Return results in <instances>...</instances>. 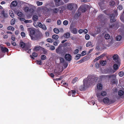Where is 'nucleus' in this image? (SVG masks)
Here are the masks:
<instances>
[{
    "label": "nucleus",
    "instance_id": "27",
    "mask_svg": "<svg viewBox=\"0 0 124 124\" xmlns=\"http://www.w3.org/2000/svg\"><path fill=\"white\" fill-rule=\"evenodd\" d=\"M104 37L106 39H108L110 38V37L108 34H106L105 35Z\"/></svg>",
    "mask_w": 124,
    "mask_h": 124
},
{
    "label": "nucleus",
    "instance_id": "28",
    "mask_svg": "<svg viewBox=\"0 0 124 124\" xmlns=\"http://www.w3.org/2000/svg\"><path fill=\"white\" fill-rule=\"evenodd\" d=\"M54 31L56 34H58L59 32V30L57 28H54L53 29Z\"/></svg>",
    "mask_w": 124,
    "mask_h": 124
},
{
    "label": "nucleus",
    "instance_id": "40",
    "mask_svg": "<svg viewBox=\"0 0 124 124\" xmlns=\"http://www.w3.org/2000/svg\"><path fill=\"white\" fill-rule=\"evenodd\" d=\"M119 76L120 77H122L124 75V73L123 71H120L118 73Z\"/></svg>",
    "mask_w": 124,
    "mask_h": 124
},
{
    "label": "nucleus",
    "instance_id": "5",
    "mask_svg": "<svg viewBox=\"0 0 124 124\" xmlns=\"http://www.w3.org/2000/svg\"><path fill=\"white\" fill-rule=\"evenodd\" d=\"M83 82V85H81L79 87L81 91L85 90V88L87 87L90 85L89 83V82H88L86 79H84Z\"/></svg>",
    "mask_w": 124,
    "mask_h": 124
},
{
    "label": "nucleus",
    "instance_id": "15",
    "mask_svg": "<svg viewBox=\"0 0 124 124\" xmlns=\"http://www.w3.org/2000/svg\"><path fill=\"white\" fill-rule=\"evenodd\" d=\"M100 64L102 66H104L106 64L107 61L106 60H101L100 61Z\"/></svg>",
    "mask_w": 124,
    "mask_h": 124
},
{
    "label": "nucleus",
    "instance_id": "25",
    "mask_svg": "<svg viewBox=\"0 0 124 124\" xmlns=\"http://www.w3.org/2000/svg\"><path fill=\"white\" fill-rule=\"evenodd\" d=\"M32 19L34 21H37L38 19V16L36 15H33L32 17Z\"/></svg>",
    "mask_w": 124,
    "mask_h": 124
},
{
    "label": "nucleus",
    "instance_id": "48",
    "mask_svg": "<svg viewBox=\"0 0 124 124\" xmlns=\"http://www.w3.org/2000/svg\"><path fill=\"white\" fill-rule=\"evenodd\" d=\"M119 10H121L122 9L123 7L122 5H119L117 7Z\"/></svg>",
    "mask_w": 124,
    "mask_h": 124
},
{
    "label": "nucleus",
    "instance_id": "29",
    "mask_svg": "<svg viewBox=\"0 0 124 124\" xmlns=\"http://www.w3.org/2000/svg\"><path fill=\"white\" fill-rule=\"evenodd\" d=\"M46 59V57L44 55H41V60H45Z\"/></svg>",
    "mask_w": 124,
    "mask_h": 124
},
{
    "label": "nucleus",
    "instance_id": "4",
    "mask_svg": "<svg viewBox=\"0 0 124 124\" xmlns=\"http://www.w3.org/2000/svg\"><path fill=\"white\" fill-rule=\"evenodd\" d=\"M67 8L69 10L76 9L78 7L77 5L75 3H70L67 4Z\"/></svg>",
    "mask_w": 124,
    "mask_h": 124
},
{
    "label": "nucleus",
    "instance_id": "8",
    "mask_svg": "<svg viewBox=\"0 0 124 124\" xmlns=\"http://www.w3.org/2000/svg\"><path fill=\"white\" fill-rule=\"evenodd\" d=\"M65 58L66 61H70L71 60L72 56L70 54H67L65 55Z\"/></svg>",
    "mask_w": 124,
    "mask_h": 124
},
{
    "label": "nucleus",
    "instance_id": "6",
    "mask_svg": "<svg viewBox=\"0 0 124 124\" xmlns=\"http://www.w3.org/2000/svg\"><path fill=\"white\" fill-rule=\"evenodd\" d=\"M88 5L86 4H84L82 5L79 8V9L82 13L85 12L86 10Z\"/></svg>",
    "mask_w": 124,
    "mask_h": 124
},
{
    "label": "nucleus",
    "instance_id": "41",
    "mask_svg": "<svg viewBox=\"0 0 124 124\" xmlns=\"http://www.w3.org/2000/svg\"><path fill=\"white\" fill-rule=\"evenodd\" d=\"M78 79V78H74L72 81V83L73 84L75 83L77 81Z\"/></svg>",
    "mask_w": 124,
    "mask_h": 124
},
{
    "label": "nucleus",
    "instance_id": "52",
    "mask_svg": "<svg viewBox=\"0 0 124 124\" xmlns=\"http://www.w3.org/2000/svg\"><path fill=\"white\" fill-rule=\"evenodd\" d=\"M68 23V22L67 20H64L63 22V24L65 25H67Z\"/></svg>",
    "mask_w": 124,
    "mask_h": 124
},
{
    "label": "nucleus",
    "instance_id": "61",
    "mask_svg": "<svg viewBox=\"0 0 124 124\" xmlns=\"http://www.w3.org/2000/svg\"><path fill=\"white\" fill-rule=\"evenodd\" d=\"M61 21L60 20H58L57 21V23L58 25H61Z\"/></svg>",
    "mask_w": 124,
    "mask_h": 124
},
{
    "label": "nucleus",
    "instance_id": "20",
    "mask_svg": "<svg viewBox=\"0 0 124 124\" xmlns=\"http://www.w3.org/2000/svg\"><path fill=\"white\" fill-rule=\"evenodd\" d=\"M63 36L65 38L68 39L70 37V34L69 32H67L64 34Z\"/></svg>",
    "mask_w": 124,
    "mask_h": 124
},
{
    "label": "nucleus",
    "instance_id": "45",
    "mask_svg": "<svg viewBox=\"0 0 124 124\" xmlns=\"http://www.w3.org/2000/svg\"><path fill=\"white\" fill-rule=\"evenodd\" d=\"M60 62L61 63H64L65 62V60L62 57H60Z\"/></svg>",
    "mask_w": 124,
    "mask_h": 124
},
{
    "label": "nucleus",
    "instance_id": "9",
    "mask_svg": "<svg viewBox=\"0 0 124 124\" xmlns=\"http://www.w3.org/2000/svg\"><path fill=\"white\" fill-rule=\"evenodd\" d=\"M116 15L114 14H112L110 15L109 17L110 18V21L111 22H114L116 21L115 18Z\"/></svg>",
    "mask_w": 124,
    "mask_h": 124
},
{
    "label": "nucleus",
    "instance_id": "10",
    "mask_svg": "<svg viewBox=\"0 0 124 124\" xmlns=\"http://www.w3.org/2000/svg\"><path fill=\"white\" fill-rule=\"evenodd\" d=\"M59 9L57 8L51 9V11H52L53 14H57L59 11Z\"/></svg>",
    "mask_w": 124,
    "mask_h": 124
},
{
    "label": "nucleus",
    "instance_id": "54",
    "mask_svg": "<svg viewBox=\"0 0 124 124\" xmlns=\"http://www.w3.org/2000/svg\"><path fill=\"white\" fill-rule=\"evenodd\" d=\"M37 63L39 65H41L42 64V62L41 61V60H37L36 61Z\"/></svg>",
    "mask_w": 124,
    "mask_h": 124
},
{
    "label": "nucleus",
    "instance_id": "31",
    "mask_svg": "<svg viewBox=\"0 0 124 124\" xmlns=\"http://www.w3.org/2000/svg\"><path fill=\"white\" fill-rule=\"evenodd\" d=\"M1 14L4 17H6L7 16V14L5 13V11L4 10H2L1 11Z\"/></svg>",
    "mask_w": 124,
    "mask_h": 124
},
{
    "label": "nucleus",
    "instance_id": "44",
    "mask_svg": "<svg viewBox=\"0 0 124 124\" xmlns=\"http://www.w3.org/2000/svg\"><path fill=\"white\" fill-rule=\"evenodd\" d=\"M85 39L87 40H88L90 39V36L88 34H86L85 36Z\"/></svg>",
    "mask_w": 124,
    "mask_h": 124
},
{
    "label": "nucleus",
    "instance_id": "53",
    "mask_svg": "<svg viewBox=\"0 0 124 124\" xmlns=\"http://www.w3.org/2000/svg\"><path fill=\"white\" fill-rule=\"evenodd\" d=\"M41 28H42V29L44 30H46L47 29V28L46 26L44 24H43L42 25V27H41Z\"/></svg>",
    "mask_w": 124,
    "mask_h": 124
},
{
    "label": "nucleus",
    "instance_id": "7",
    "mask_svg": "<svg viewBox=\"0 0 124 124\" xmlns=\"http://www.w3.org/2000/svg\"><path fill=\"white\" fill-rule=\"evenodd\" d=\"M113 60H115L116 63L118 64H119L120 61L118 58L117 54H115L113 57Z\"/></svg>",
    "mask_w": 124,
    "mask_h": 124
},
{
    "label": "nucleus",
    "instance_id": "64",
    "mask_svg": "<svg viewBox=\"0 0 124 124\" xmlns=\"http://www.w3.org/2000/svg\"><path fill=\"white\" fill-rule=\"evenodd\" d=\"M34 11V9L32 8H31L30 9H29V12L31 13H33Z\"/></svg>",
    "mask_w": 124,
    "mask_h": 124
},
{
    "label": "nucleus",
    "instance_id": "14",
    "mask_svg": "<svg viewBox=\"0 0 124 124\" xmlns=\"http://www.w3.org/2000/svg\"><path fill=\"white\" fill-rule=\"evenodd\" d=\"M61 0H54V2L56 7H58L61 5L59 3Z\"/></svg>",
    "mask_w": 124,
    "mask_h": 124
},
{
    "label": "nucleus",
    "instance_id": "13",
    "mask_svg": "<svg viewBox=\"0 0 124 124\" xmlns=\"http://www.w3.org/2000/svg\"><path fill=\"white\" fill-rule=\"evenodd\" d=\"M98 18L99 21H102L104 19V16L102 14H101L98 16Z\"/></svg>",
    "mask_w": 124,
    "mask_h": 124
},
{
    "label": "nucleus",
    "instance_id": "18",
    "mask_svg": "<svg viewBox=\"0 0 124 124\" xmlns=\"http://www.w3.org/2000/svg\"><path fill=\"white\" fill-rule=\"evenodd\" d=\"M61 73L60 72L56 70H55L54 71V74L56 76H57L61 74Z\"/></svg>",
    "mask_w": 124,
    "mask_h": 124
},
{
    "label": "nucleus",
    "instance_id": "19",
    "mask_svg": "<svg viewBox=\"0 0 124 124\" xmlns=\"http://www.w3.org/2000/svg\"><path fill=\"white\" fill-rule=\"evenodd\" d=\"M26 44V43H25L22 41L20 42V45L21 47L22 48H24Z\"/></svg>",
    "mask_w": 124,
    "mask_h": 124
},
{
    "label": "nucleus",
    "instance_id": "17",
    "mask_svg": "<svg viewBox=\"0 0 124 124\" xmlns=\"http://www.w3.org/2000/svg\"><path fill=\"white\" fill-rule=\"evenodd\" d=\"M116 4L114 0H111L109 2V4L111 7H112L115 6Z\"/></svg>",
    "mask_w": 124,
    "mask_h": 124
},
{
    "label": "nucleus",
    "instance_id": "60",
    "mask_svg": "<svg viewBox=\"0 0 124 124\" xmlns=\"http://www.w3.org/2000/svg\"><path fill=\"white\" fill-rule=\"evenodd\" d=\"M80 16H79L78 14L76 13L74 17L76 19L79 17Z\"/></svg>",
    "mask_w": 124,
    "mask_h": 124
},
{
    "label": "nucleus",
    "instance_id": "57",
    "mask_svg": "<svg viewBox=\"0 0 124 124\" xmlns=\"http://www.w3.org/2000/svg\"><path fill=\"white\" fill-rule=\"evenodd\" d=\"M21 35L22 37H25V33L24 32H22L21 33Z\"/></svg>",
    "mask_w": 124,
    "mask_h": 124
},
{
    "label": "nucleus",
    "instance_id": "30",
    "mask_svg": "<svg viewBox=\"0 0 124 124\" xmlns=\"http://www.w3.org/2000/svg\"><path fill=\"white\" fill-rule=\"evenodd\" d=\"M122 38V36L121 35H117L116 38V39L117 41H119Z\"/></svg>",
    "mask_w": 124,
    "mask_h": 124
},
{
    "label": "nucleus",
    "instance_id": "37",
    "mask_svg": "<svg viewBox=\"0 0 124 124\" xmlns=\"http://www.w3.org/2000/svg\"><path fill=\"white\" fill-rule=\"evenodd\" d=\"M36 4L38 6L42 5L43 4L42 2H40L39 1H37L36 2Z\"/></svg>",
    "mask_w": 124,
    "mask_h": 124
},
{
    "label": "nucleus",
    "instance_id": "22",
    "mask_svg": "<svg viewBox=\"0 0 124 124\" xmlns=\"http://www.w3.org/2000/svg\"><path fill=\"white\" fill-rule=\"evenodd\" d=\"M17 2L16 1H13L11 3V5L14 7L16 6L17 5Z\"/></svg>",
    "mask_w": 124,
    "mask_h": 124
},
{
    "label": "nucleus",
    "instance_id": "59",
    "mask_svg": "<svg viewBox=\"0 0 124 124\" xmlns=\"http://www.w3.org/2000/svg\"><path fill=\"white\" fill-rule=\"evenodd\" d=\"M95 66L96 69H98L99 67V64L98 62H96L95 64Z\"/></svg>",
    "mask_w": 124,
    "mask_h": 124
},
{
    "label": "nucleus",
    "instance_id": "33",
    "mask_svg": "<svg viewBox=\"0 0 124 124\" xmlns=\"http://www.w3.org/2000/svg\"><path fill=\"white\" fill-rule=\"evenodd\" d=\"M81 56V55L80 54H78L75 56V59L76 60H78Z\"/></svg>",
    "mask_w": 124,
    "mask_h": 124
},
{
    "label": "nucleus",
    "instance_id": "36",
    "mask_svg": "<svg viewBox=\"0 0 124 124\" xmlns=\"http://www.w3.org/2000/svg\"><path fill=\"white\" fill-rule=\"evenodd\" d=\"M7 29L8 30H11L12 31H14L15 28L12 26H8L7 28Z\"/></svg>",
    "mask_w": 124,
    "mask_h": 124
},
{
    "label": "nucleus",
    "instance_id": "11",
    "mask_svg": "<svg viewBox=\"0 0 124 124\" xmlns=\"http://www.w3.org/2000/svg\"><path fill=\"white\" fill-rule=\"evenodd\" d=\"M1 49L2 52L3 53L8 52V49L7 47H4L2 46L1 47Z\"/></svg>",
    "mask_w": 124,
    "mask_h": 124
},
{
    "label": "nucleus",
    "instance_id": "23",
    "mask_svg": "<svg viewBox=\"0 0 124 124\" xmlns=\"http://www.w3.org/2000/svg\"><path fill=\"white\" fill-rule=\"evenodd\" d=\"M52 38L53 39L57 40L59 38V36L57 35L54 34L52 36Z\"/></svg>",
    "mask_w": 124,
    "mask_h": 124
},
{
    "label": "nucleus",
    "instance_id": "47",
    "mask_svg": "<svg viewBox=\"0 0 124 124\" xmlns=\"http://www.w3.org/2000/svg\"><path fill=\"white\" fill-rule=\"evenodd\" d=\"M32 56L35 57H37L38 55L35 52H33L32 54Z\"/></svg>",
    "mask_w": 124,
    "mask_h": 124
},
{
    "label": "nucleus",
    "instance_id": "51",
    "mask_svg": "<svg viewBox=\"0 0 124 124\" xmlns=\"http://www.w3.org/2000/svg\"><path fill=\"white\" fill-rule=\"evenodd\" d=\"M101 58L100 57V56L96 57V58L94 60V62H95L97 61V60H99Z\"/></svg>",
    "mask_w": 124,
    "mask_h": 124
},
{
    "label": "nucleus",
    "instance_id": "42",
    "mask_svg": "<svg viewBox=\"0 0 124 124\" xmlns=\"http://www.w3.org/2000/svg\"><path fill=\"white\" fill-rule=\"evenodd\" d=\"M17 15L20 17H21L23 15V13L21 12H18L17 13Z\"/></svg>",
    "mask_w": 124,
    "mask_h": 124
},
{
    "label": "nucleus",
    "instance_id": "62",
    "mask_svg": "<svg viewBox=\"0 0 124 124\" xmlns=\"http://www.w3.org/2000/svg\"><path fill=\"white\" fill-rule=\"evenodd\" d=\"M86 52L85 51H83L81 53V54L82 56H84L86 54Z\"/></svg>",
    "mask_w": 124,
    "mask_h": 124
},
{
    "label": "nucleus",
    "instance_id": "38",
    "mask_svg": "<svg viewBox=\"0 0 124 124\" xmlns=\"http://www.w3.org/2000/svg\"><path fill=\"white\" fill-rule=\"evenodd\" d=\"M113 69L114 70H116L118 68V65L116 64H114L113 65Z\"/></svg>",
    "mask_w": 124,
    "mask_h": 124
},
{
    "label": "nucleus",
    "instance_id": "21",
    "mask_svg": "<svg viewBox=\"0 0 124 124\" xmlns=\"http://www.w3.org/2000/svg\"><path fill=\"white\" fill-rule=\"evenodd\" d=\"M97 88L99 90H101L102 89V85L101 84H98L97 86Z\"/></svg>",
    "mask_w": 124,
    "mask_h": 124
},
{
    "label": "nucleus",
    "instance_id": "49",
    "mask_svg": "<svg viewBox=\"0 0 124 124\" xmlns=\"http://www.w3.org/2000/svg\"><path fill=\"white\" fill-rule=\"evenodd\" d=\"M38 26L40 28L42 27V23L40 22H38L37 23Z\"/></svg>",
    "mask_w": 124,
    "mask_h": 124
},
{
    "label": "nucleus",
    "instance_id": "58",
    "mask_svg": "<svg viewBox=\"0 0 124 124\" xmlns=\"http://www.w3.org/2000/svg\"><path fill=\"white\" fill-rule=\"evenodd\" d=\"M11 43L12 45L14 46H16V42L14 41H11Z\"/></svg>",
    "mask_w": 124,
    "mask_h": 124
},
{
    "label": "nucleus",
    "instance_id": "56",
    "mask_svg": "<svg viewBox=\"0 0 124 124\" xmlns=\"http://www.w3.org/2000/svg\"><path fill=\"white\" fill-rule=\"evenodd\" d=\"M32 22V21L31 20H27L24 21V23H31Z\"/></svg>",
    "mask_w": 124,
    "mask_h": 124
},
{
    "label": "nucleus",
    "instance_id": "34",
    "mask_svg": "<svg viewBox=\"0 0 124 124\" xmlns=\"http://www.w3.org/2000/svg\"><path fill=\"white\" fill-rule=\"evenodd\" d=\"M16 22V20L15 18L12 19L11 21V24L12 25H14Z\"/></svg>",
    "mask_w": 124,
    "mask_h": 124
},
{
    "label": "nucleus",
    "instance_id": "46",
    "mask_svg": "<svg viewBox=\"0 0 124 124\" xmlns=\"http://www.w3.org/2000/svg\"><path fill=\"white\" fill-rule=\"evenodd\" d=\"M29 8L28 7H26L24 8V10L25 12H27L29 11Z\"/></svg>",
    "mask_w": 124,
    "mask_h": 124
},
{
    "label": "nucleus",
    "instance_id": "1",
    "mask_svg": "<svg viewBox=\"0 0 124 124\" xmlns=\"http://www.w3.org/2000/svg\"><path fill=\"white\" fill-rule=\"evenodd\" d=\"M28 31L29 32V35L32 40H37L38 39L37 36L35 34L36 31L34 29L29 28Z\"/></svg>",
    "mask_w": 124,
    "mask_h": 124
},
{
    "label": "nucleus",
    "instance_id": "24",
    "mask_svg": "<svg viewBox=\"0 0 124 124\" xmlns=\"http://www.w3.org/2000/svg\"><path fill=\"white\" fill-rule=\"evenodd\" d=\"M9 13L10 17L12 18H14V15L13 12L12 10H10Z\"/></svg>",
    "mask_w": 124,
    "mask_h": 124
},
{
    "label": "nucleus",
    "instance_id": "26",
    "mask_svg": "<svg viewBox=\"0 0 124 124\" xmlns=\"http://www.w3.org/2000/svg\"><path fill=\"white\" fill-rule=\"evenodd\" d=\"M124 93V91L122 90H120L118 92V95L120 96H122Z\"/></svg>",
    "mask_w": 124,
    "mask_h": 124
},
{
    "label": "nucleus",
    "instance_id": "63",
    "mask_svg": "<svg viewBox=\"0 0 124 124\" xmlns=\"http://www.w3.org/2000/svg\"><path fill=\"white\" fill-rule=\"evenodd\" d=\"M64 68H66L68 66V64L66 62H65L64 63Z\"/></svg>",
    "mask_w": 124,
    "mask_h": 124
},
{
    "label": "nucleus",
    "instance_id": "39",
    "mask_svg": "<svg viewBox=\"0 0 124 124\" xmlns=\"http://www.w3.org/2000/svg\"><path fill=\"white\" fill-rule=\"evenodd\" d=\"M101 94L102 96H104L106 95V92L105 91L101 92Z\"/></svg>",
    "mask_w": 124,
    "mask_h": 124
},
{
    "label": "nucleus",
    "instance_id": "2",
    "mask_svg": "<svg viewBox=\"0 0 124 124\" xmlns=\"http://www.w3.org/2000/svg\"><path fill=\"white\" fill-rule=\"evenodd\" d=\"M87 81L89 82V84H92L94 82H97L98 78L97 77H95L94 76L91 75H88L86 79Z\"/></svg>",
    "mask_w": 124,
    "mask_h": 124
},
{
    "label": "nucleus",
    "instance_id": "3",
    "mask_svg": "<svg viewBox=\"0 0 124 124\" xmlns=\"http://www.w3.org/2000/svg\"><path fill=\"white\" fill-rule=\"evenodd\" d=\"M62 45L60 44L56 49V52L59 54L63 55L66 53V52L64 49H62Z\"/></svg>",
    "mask_w": 124,
    "mask_h": 124
},
{
    "label": "nucleus",
    "instance_id": "12",
    "mask_svg": "<svg viewBox=\"0 0 124 124\" xmlns=\"http://www.w3.org/2000/svg\"><path fill=\"white\" fill-rule=\"evenodd\" d=\"M109 101V99L107 97H105L103 99V101L105 104H108Z\"/></svg>",
    "mask_w": 124,
    "mask_h": 124
},
{
    "label": "nucleus",
    "instance_id": "43",
    "mask_svg": "<svg viewBox=\"0 0 124 124\" xmlns=\"http://www.w3.org/2000/svg\"><path fill=\"white\" fill-rule=\"evenodd\" d=\"M92 44V42L91 41H88L86 44V46L88 47L90 46Z\"/></svg>",
    "mask_w": 124,
    "mask_h": 124
},
{
    "label": "nucleus",
    "instance_id": "50",
    "mask_svg": "<svg viewBox=\"0 0 124 124\" xmlns=\"http://www.w3.org/2000/svg\"><path fill=\"white\" fill-rule=\"evenodd\" d=\"M109 28H112L114 27L115 26V24L114 23H111L109 24Z\"/></svg>",
    "mask_w": 124,
    "mask_h": 124
},
{
    "label": "nucleus",
    "instance_id": "32",
    "mask_svg": "<svg viewBox=\"0 0 124 124\" xmlns=\"http://www.w3.org/2000/svg\"><path fill=\"white\" fill-rule=\"evenodd\" d=\"M46 41L47 42L50 43H52L54 41V40L51 38H48L47 39Z\"/></svg>",
    "mask_w": 124,
    "mask_h": 124
},
{
    "label": "nucleus",
    "instance_id": "16",
    "mask_svg": "<svg viewBox=\"0 0 124 124\" xmlns=\"http://www.w3.org/2000/svg\"><path fill=\"white\" fill-rule=\"evenodd\" d=\"M31 47V45H29L28 44L26 43L25 46L24 47L25 49L26 50H28Z\"/></svg>",
    "mask_w": 124,
    "mask_h": 124
},
{
    "label": "nucleus",
    "instance_id": "55",
    "mask_svg": "<svg viewBox=\"0 0 124 124\" xmlns=\"http://www.w3.org/2000/svg\"><path fill=\"white\" fill-rule=\"evenodd\" d=\"M84 58H83L82 59L78 61V62L79 63H81L84 62Z\"/></svg>",
    "mask_w": 124,
    "mask_h": 124
},
{
    "label": "nucleus",
    "instance_id": "35",
    "mask_svg": "<svg viewBox=\"0 0 124 124\" xmlns=\"http://www.w3.org/2000/svg\"><path fill=\"white\" fill-rule=\"evenodd\" d=\"M72 32L74 34H76L78 33L77 29L76 28H74L72 30Z\"/></svg>",
    "mask_w": 124,
    "mask_h": 124
}]
</instances>
